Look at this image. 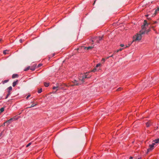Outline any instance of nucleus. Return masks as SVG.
<instances>
[{
  "label": "nucleus",
  "instance_id": "f8f14e48",
  "mask_svg": "<svg viewBox=\"0 0 159 159\" xmlns=\"http://www.w3.org/2000/svg\"><path fill=\"white\" fill-rule=\"evenodd\" d=\"M100 69H98L96 67H95L91 71V72H95L97 71H98Z\"/></svg>",
  "mask_w": 159,
  "mask_h": 159
},
{
  "label": "nucleus",
  "instance_id": "2eb2a0df",
  "mask_svg": "<svg viewBox=\"0 0 159 159\" xmlns=\"http://www.w3.org/2000/svg\"><path fill=\"white\" fill-rule=\"evenodd\" d=\"M154 143H155H155H158L159 142V139H155V140L153 141Z\"/></svg>",
  "mask_w": 159,
  "mask_h": 159
},
{
  "label": "nucleus",
  "instance_id": "1a4fd4ad",
  "mask_svg": "<svg viewBox=\"0 0 159 159\" xmlns=\"http://www.w3.org/2000/svg\"><path fill=\"white\" fill-rule=\"evenodd\" d=\"M52 89L53 90L56 89V91L58 90L60 88H59V86L57 85V86H53L52 87Z\"/></svg>",
  "mask_w": 159,
  "mask_h": 159
},
{
  "label": "nucleus",
  "instance_id": "a19ab883",
  "mask_svg": "<svg viewBox=\"0 0 159 159\" xmlns=\"http://www.w3.org/2000/svg\"><path fill=\"white\" fill-rule=\"evenodd\" d=\"M95 2H96V1H94V3H95Z\"/></svg>",
  "mask_w": 159,
  "mask_h": 159
},
{
  "label": "nucleus",
  "instance_id": "39448f33",
  "mask_svg": "<svg viewBox=\"0 0 159 159\" xmlns=\"http://www.w3.org/2000/svg\"><path fill=\"white\" fill-rule=\"evenodd\" d=\"M94 45L93 46H89L88 47L82 46L81 48L83 49H87V50H92L94 48Z\"/></svg>",
  "mask_w": 159,
  "mask_h": 159
},
{
  "label": "nucleus",
  "instance_id": "393cba45",
  "mask_svg": "<svg viewBox=\"0 0 159 159\" xmlns=\"http://www.w3.org/2000/svg\"><path fill=\"white\" fill-rule=\"evenodd\" d=\"M118 51L117 50V51H115L114 52L113 54H116L117 52H118Z\"/></svg>",
  "mask_w": 159,
  "mask_h": 159
},
{
  "label": "nucleus",
  "instance_id": "72a5a7b5",
  "mask_svg": "<svg viewBox=\"0 0 159 159\" xmlns=\"http://www.w3.org/2000/svg\"><path fill=\"white\" fill-rule=\"evenodd\" d=\"M159 10V8H158L157 10H156L155 11L157 12V11Z\"/></svg>",
  "mask_w": 159,
  "mask_h": 159
},
{
  "label": "nucleus",
  "instance_id": "f257e3e1",
  "mask_svg": "<svg viewBox=\"0 0 159 159\" xmlns=\"http://www.w3.org/2000/svg\"><path fill=\"white\" fill-rule=\"evenodd\" d=\"M148 24L146 20H144L143 22V25L142 26V30L140 31L139 34H137L133 37L132 42L137 41H140L142 39V35L143 34L147 33L149 31V29L148 28Z\"/></svg>",
  "mask_w": 159,
  "mask_h": 159
},
{
  "label": "nucleus",
  "instance_id": "4c0bfd02",
  "mask_svg": "<svg viewBox=\"0 0 159 159\" xmlns=\"http://www.w3.org/2000/svg\"><path fill=\"white\" fill-rule=\"evenodd\" d=\"M2 135V133H1L0 134V137H1Z\"/></svg>",
  "mask_w": 159,
  "mask_h": 159
},
{
  "label": "nucleus",
  "instance_id": "c85d7f7f",
  "mask_svg": "<svg viewBox=\"0 0 159 159\" xmlns=\"http://www.w3.org/2000/svg\"><path fill=\"white\" fill-rule=\"evenodd\" d=\"M36 65L35 64H34L33 66V67H35V69L36 67Z\"/></svg>",
  "mask_w": 159,
  "mask_h": 159
},
{
  "label": "nucleus",
  "instance_id": "6ab92c4d",
  "mask_svg": "<svg viewBox=\"0 0 159 159\" xmlns=\"http://www.w3.org/2000/svg\"><path fill=\"white\" fill-rule=\"evenodd\" d=\"M4 111V108L3 107L1 108L0 109V113H1L2 112H3Z\"/></svg>",
  "mask_w": 159,
  "mask_h": 159
},
{
  "label": "nucleus",
  "instance_id": "ea45409f",
  "mask_svg": "<svg viewBox=\"0 0 159 159\" xmlns=\"http://www.w3.org/2000/svg\"><path fill=\"white\" fill-rule=\"evenodd\" d=\"M109 57H107V59H108Z\"/></svg>",
  "mask_w": 159,
  "mask_h": 159
},
{
  "label": "nucleus",
  "instance_id": "cd10ccee",
  "mask_svg": "<svg viewBox=\"0 0 159 159\" xmlns=\"http://www.w3.org/2000/svg\"><path fill=\"white\" fill-rule=\"evenodd\" d=\"M105 59L103 58L102 59L101 61H103V63L105 61Z\"/></svg>",
  "mask_w": 159,
  "mask_h": 159
},
{
  "label": "nucleus",
  "instance_id": "58836bf2",
  "mask_svg": "<svg viewBox=\"0 0 159 159\" xmlns=\"http://www.w3.org/2000/svg\"><path fill=\"white\" fill-rule=\"evenodd\" d=\"M128 47L127 46H126V47H125V48H126L127 47Z\"/></svg>",
  "mask_w": 159,
  "mask_h": 159
},
{
  "label": "nucleus",
  "instance_id": "f704fd0d",
  "mask_svg": "<svg viewBox=\"0 0 159 159\" xmlns=\"http://www.w3.org/2000/svg\"><path fill=\"white\" fill-rule=\"evenodd\" d=\"M129 159H133V157H130Z\"/></svg>",
  "mask_w": 159,
  "mask_h": 159
},
{
  "label": "nucleus",
  "instance_id": "4be33fe9",
  "mask_svg": "<svg viewBox=\"0 0 159 159\" xmlns=\"http://www.w3.org/2000/svg\"><path fill=\"white\" fill-rule=\"evenodd\" d=\"M42 89H39L38 91V93H40L42 92Z\"/></svg>",
  "mask_w": 159,
  "mask_h": 159
},
{
  "label": "nucleus",
  "instance_id": "5701e85b",
  "mask_svg": "<svg viewBox=\"0 0 159 159\" xmlns=\"http://www.w3.org/2000/svg\"><path fill=\"white\" fill-rule=\"evenodd\" d=\"M7 51H7V50H4L3 52V53L4 54L6 55L7 54Z\"/></svg>",
  "mask_w": 159,
  "mask_h": 159
},
{
  "label": "nucleus",
  "instance_id": "79ce46f5",
  "mask_svg": "<svg viewBox=\"0 0 159 159\" xmlns=\"http://www.w3.org/2000/svg\"><path fill=\"white\" fill-rule=\"evenodd\" d=\"M1 40H2L1 39H0V42L1 41Z\"/></svg>",
  "mask_w": 159,
  "mask_h": 159
},
{
  "label": "nucleus",
  "instance_id": "9b49d317",
  "mask_svg": "<svg viewBox=\"0 0 159 159\" xmlns=\"http://www.w3.org/2000/svg\"><path fill=\"white\" fill-rule=\"evenodd\" d=\"M18 75L17 74H13L12 76V78L13 79L15 78H18Z\"/></svg>",
  "mask_w": 159,
  "mask_h": 159
},
{
  "label": "nucleus",
  "instance_id": "bb28decb",
  "mask_svg": "<svg viewBox=\"0 0 159 159\" xmlns=\"http://www.w3.org/2000/svg\"><path fill=\"white\" fill-rule=\"evenodd\" d=\"M122 89V88H121L120 87V88H118V89H117V91H119L121 90Z\"/></svg>",
  "mask_w": 159,
  "mask_h": 159
},
{
  "label": "nucleus",
  "instance_id": "6e6552de",
  "mask_svg": "<svg viewBox=\"0 0 159 159\" xmlns=\"http://www.w3.org/2000/svg\"><path fill=\"white\" fill-rule=\"evenodd\" d=\"M15 119L14 118H11L7 120L6 122L8 123V125H9L10 123L11 122V120H15Z\"/></svg>",
  "mask_w": 159,
  "mask_h": 159
},
{
  "label": "nucleus",
  "instance_id": "f3484780",
  "mask_svg": "<svg viewBox=\"0 0 159 159\" xmlns=\"http://www.w3.org/2000/svg\"><path fill=\"white\" fill-rule=\"evenodd\" d=\"M30 66H29L27 68L25 69H24V70L25 71H26L28 70H29L30 69Z\"/></svg>",
  "mask_w": 159,
  "mask_h": 159
},
{
  "label": "nucleus",
  "instance_id": "9d476101",
  "mask_svg": "<svg viewBox=\"0 0 159 159\" xmlns=\"http://www.w3.org/2000/svg\"><path fill=\"white\" fill-rule=\"evenodd\" d=\"M152 123L151 121H148L146 124L147 127H148L150 126L151 125H152Z\"/></svg>",
  "mask_w": 159,
  "mask_h": 159
},
{
  "label": "nucleus",
  "instance_id": "473e14b6",
  "mask_svg": "<svg viewBox=\"0 0 159 159\" xmlns=\"http://www.w3.org/2000/svg\"><path fill=\"white\" fill-rule=\"evenodd\" d=\"M19 41H20V43H22V39H20Z\"/></svg>",
  "mask_w": 159,
  "mask_h": 159
},
{
  "label": "nucleus",
  "instance_id": "0eeeda50",
  "mask_svg": "<svg viewBox=\"0 0 159 159\" xmlns=\"http://www.w3.org/2000/svg\"><path fill=\"white\" fill-rule=\"evenodd\" d=\"M74 84H70L69 85H68L65 84H64V85H65L66 87H69L70 86H74L75 85H78L79 84L78 83H77V82L76 80H75L74 82Z\"/></svg>",
  "mask_w": 159,
  "mask_h": 159
},
{
  "label": "nucleus",
  "instance_id": "c756f323",
  "mask_svg": "<svg viewBox=\"0 0 159 159\" xmlns=\"http://www.w3.org/2000/svg\"><path fill=\"white\" fill-rule=\"evenodd\" d=\"M123 50V48H120L118 50V52L121 51Z\"/></svg>",
  "mask_w": 159,
  "mask_h": 159
},
{
  "label": "nucleus",
  "instance_id": "412c9836",
  "mask_svg": "<svg viewBox=\"0 0 159 159\" xmlns=\"http://www.w3.org/2000/svg\"><path fill=\"white\" fill-rule=\"evenodd\" d=\"M8 81H9L8 80H4V81H3L2 83L3 84H4L5 83L7 82Z\"/></svg>",
  "mask_w": 159,
  "mask_h": 159
},
{
  "label": "nucleus",
  "instance_id": "aec40b11",
  "mask_svg": "<svg viewBox=\"0 0 159 159\" xmlns=\"http://www.w3.org/2000/svg\"><path fill=\"white\" fill-rule=\"evenodd\" d=\"M30 70L32 71H34L35 70V67H33L32 66L31 67H30Z\"/></svg>",
  "mask_w": 159,
  "mask_h": 159
},
{
  "label": "nucleus",
  "instance_id": "e433bc0d",
  "mask_svg": "<svg viewBox=\"0 0 159 159\" xmlns=\"http://www.w3.org/2000/svg\"><path fill=\"white\" fill-rule=\"evenodd\" d=\"M113 55H112L111 56H110L109 57H113Z\"/></svg>",
  "mask_w": 159,
  "mask_h": 159
},
{
  "label": "nucleus",
  "instance_id": "20e7f679",
  "mask_svg": "<svg viewBox=\"0 0 159 159\" xmlns=\"http://www.w3.org/2000/svg\"><path fill=\"white\" fill-rule=\"evenodd\" d=\"M12 90V88L11 86H10L7 89L8 93L7 95L6 99L7 98L11 93V92Z\"/></svg>",
  "mask_w": 159,
  "mask_h": 159
},
{
  "label": "nucleus",
  "instance_id": "a878e982",
  "mask_svg": "<svg viewBox=\"0 0 159 159\" xmlns=\"http://www.w3.org/2000/svg\"><path fill=\"white\" fill-rule=\"evenodd\" d=\"M42 66V64H39L37 66V68H39L40 67H41Z\"/></svg>",
  "mask_w": 159,
  "mask_h": 159
},
{
  "label": "nucleus",
  "instance_id": "dca6fc26",
  "mask_svg": "<svg viewBox=\"0 0 159 159\" xmlns=\"http://www.w3.org/2000/svg\"><path fill=\"white\" fill-rule=\"evenodd\" d=\"M101 66H102V65L101 63H98L96 65L95 67L97 68L98 67Z\"/></svg>",
  "mask_w": 159,
  "mask_h": 159
},
{
  "label": "nucleus",
  "instance_id": "7ed1b4c3",
  "mask_svg": "<svg viewBox=\"0 0 159 159\" xmlns=\"http://www.w3.org/2000/svg\"><path fill=\"white\" fill-rule=\"evenodd\" d=\"M102 39V37H96L93 39L92 40V41L93 42H95V43H99L100 41Z\"/></svg>",
  "mask_w": 159,
  "mask_h": 159
},
{
  "label": "nucleus",
  "instance_id": "2f4dec72",
  "mask_svg": "<svg viewBox=\"0 0 159 159\" xmlns=\"http://www.w3.org/2000/svg\"><path fill=\"white\" fill-rule=\"evenodd\" d=\"M120 46L121 47H124V45L123 44H120Z\"/></svg>",
  "mask_w": 159,
  "mask_h": 159
},
{
  "label": "nucleus",
  "instance_id": "4468645a",
  "mask_svg": "<svg viewBox=\"0 0 159 159\" xmlns=\"http://www.w3.org/2000/svg\"><path fill=\"white\" fill-rule=\"evenodd\" d=\"M37 105V104H36V103H33L31 105V106L30 107H28L27 108H30L31 107H34L35 106H36Z\"/></svg>",
  "mask_w": 159,
  "mask_h": 159
},
{
  "label": "nucleus",
  "instance_id": "423d86ee",
  "mask_svg": "<svg viewBox=\"0 0 159 159\" xmlns=\"http://www.w3.org/2000/svg\"><path fill=\"white\" fill-rule=\"evenodd\" d=\"M155 145V143H152V144L149 145V148L148 149L147 151L148 152L151 151L154 148V145Z\"/></svg>",
  "mask_w": 159,
  "mask_h": 159
},
{
  "label": "nucleus",
  "instance_id": "7c9ffc66",
  "mask_svg": "<svg viewBox=\"0 0 159 159\" xmlns=\"http://www.w3.org/2000/svg\"><path fill=\"white\" fill-rule=\"evenodd\" d=\"M30 94L28 95L27 97H26V98L27 99H28L29 98V97H30Z\"/></svg>",
  "mask_w": 159,
  "mask_h": 159
},
{
  "label": "nucleus",
  "instance_id": "ddd939ff",
  "mask_svg": "<svg viewBox=\"0 0 159 159\" xmlns=\"http://www.w3.org/2000/svg\"><path fill=\"white\" fill-rule=\"evenodd\" d=\"M18 80L16 81H14L12 83V86L13 87H15L18 83Z\"/></svg>",
  "mask_w": 159,
  "mask_h": 159
},
{
  "label": "nucleus",
  "instance_id": "b1692460",
  "mask_svg": "<svg viewBox=\"0 0 159 159\" xmlns=\"http://www.w3.org/2000/svg\"><path fill=\"white\" fill-rule=\"evenodd\" d=\"M31 143H29L26 146V147H28L30 145H31Z\"/></svg>",
  "mask_w": 159,
  "mask_h": 159
},
{
  "label": "nucleus",
  "instance_id": "c9c22d12",
  "mask_svg": "<svg viewBox=\"0 0 159 159\" xmlns=\"http://www.w3.org/2000/svg\"><path fill=\"white\" fill-rule=\"evenodd\" d=\"M6 123H7V122H4V124H3V125H4V126H5V124Z\"/></svg>",
  "mask_w": 159,
  "mask_h": 159
},
{
  "label": "nucleus",
  "instance_id": "f03ea898",
  "mask_svg": "<svg viewBox=\"0 0 159 159\" xmlns=\"http://www.w3.org/2000/svg\"><path fill=\"white\" fill-rule=\"evenodd\" d=\"M89 72H87L84 74H81L79 76V81H81V83H83L84 82V80L86 78H90L91 75L89 74Z\"/></svg>",
  "mask_w": 159,
  "mask_h": 159
},
{
  "label": "nucleus",
  "instance_id": "a211bd4d",
  "mask_svg": "<svg viewBox=\"0 0 159 159\" xmlns=\"http://www.w3.org/2000/svg\"><path fill=\"white\" fill-rule=\"evenodd\" d=\"M44 85L46 87H48L49 85V84L48 83H44Z\"/></svg>",
  "mask_w": 159,
  "mask_h": 159
}]
</instances>
